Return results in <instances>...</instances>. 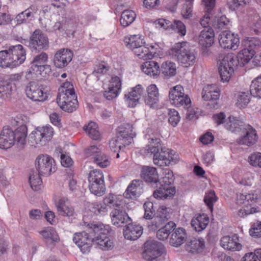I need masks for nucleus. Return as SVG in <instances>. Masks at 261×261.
Segmentation results:
<instances>
[{
    "label": "nucleus",
    "instance_id": "a18cd8bd",
    "mask_svg": "<svg viewBox=\"0 0 261 261\" xmlns=\"http://www.w3.org/2000/svg\"><path fill=\"white\" fill-rule=\"evenodd\" d=\"M8 50L0 51V67L3 68H14Z\"/></svg>",
    "mask_w": 261,
    "mask_h": 261
},
{
    "label": "nucleus",
    "instance_id": "6ab92c4d",
    "mask_svg": "<svg viewBox=\"0 0 261 261\" xmlns=\"http://www.w3.org/2000/svg\"><path fill=\"white\" fill-rule=\"evenodd\" d=\"M25 93L28 98L33 101H43L47 98L46 93L42 88L35 82H30L25 88Z\"/></svg>",
    "mask_w": 261,
    "mask_h": 261
},
{
    "label": "nucleus",
    "instance_id": "c756f323",
    "mask_svg": "<svg viewBox=\"0 0 261 261\" xmlns=\"http://www.w3.org/2000/svg\"><path fill=\"white\" fill-rule=\"evenodd\" d=\"M127 225L124 230V238L129 240H136L138 239L142 234V227L137 224L126 223Z\"/></svg>",
    "mask_w": 261,
    "mask_h": 261
},
{
    "label": "nucleus",
    "instance_id": "79ce46f5",
    "mask_svg": "<svg viewBox=\"0 0 261 261\" xmlns=\"http://www.w3.org/2000/svg\"><path fill=\"white\" fill-rule=\"evenodd\" d=\"M88 136L93 140H98L100 138V133L98 129V125L94 122L91 121L83 127Z\"/></svg>",
    "mask_w": 261,
    "mask_h": 261
},
{
    "label": "nucleus",
    "instance_id": "e433bc0d",
    "mask_svg": "<svg viewBox=\"0 0 261 261\" xmlns=\"http://www.w3.org/2000/svg\"><path fill=\"white\" fill-rule=\"evenodd\" d=\"M176 224L170 221L162 226L156 232V237L159 240L164 241L168 239L169 234L175 229Z\"/></svg>",
    "mask_w": 261,
    "mask_h": 261
},
{
    "label": "nucleus",
    "instance_id": "6e6552de",
    "mask_svg": "<svg viewBox=\"0 0 261 261\" xmlns=\"http://www.w3.org/2000/svg\"><path fill=\"white\" fill-rule=\"evenodd\" d=\"M258 198V195L255 193V192L249 193L238 194L236 199L237 204L239 205L243 204L246 206V208L240 209L239 211V216L243 217L245 216L259 212L257 208L251 207L249 208L247 207L248 205H251L255 203Z\"/></svg>",
    "mask_w": 261,
    "mask_h": 261
},
{
    "label": "nucleus",
    "instance_id": "f8f14e48",
    "mask_svg": "<svg viewBox=\"0 0 261 261\" xmlns=\"http://www.w3.org/2000/svg\"><path fill=\"white\" fill-rule=\"evenodd\" d=\"M53 128L50 126L37 127L30 135L32 143L45 145L53 136Z\"/></svg>",
    "mask_w": 261,
    "mask_h": 261
},
{
    "label": "nucleus",
    "instance_id": "f03ea898",
    "mask_svg": "<svg viewBox=\"0 0 261 261\" xmlns=\"http://www.w3.org/2000/svg\"><path fill=\"white\" fill-rule=\"evenodd\" d=\"M254 55L253 51L243 48L234 57L232 54H228L220 61L218 70L221 80L223 82L229 81L234 71V68L248 64Z\"/></svg>",
    "mask_w": 261,
    "mask_h": 261
},
{
    "label": "nucleus",
    "instance_id": "9b49d317",
    "mask_svg": "<svg viewBox=\"0 0 261 261\" xmlns=\"http://www.w3.org/2000/svg\"><path fill=\"white\" fill-rule=\"evenodd\" d=\"M35 167L40 175L47 176L56 170L54 159L47 154L39 155L35 161Z\"/></svg>",
    "mask_w": 261,
    "mask_h": 261
},
{
    "label": "nucleus",
    "instance_id": "bf43d9fd",
    "mask_svg": "<svg viewBox=\"0 0 261 261\" xmlns=\"http://www.w3.org/2000/svg\"><path fill=\"white\" fill-rule=\"evenodd\" d=\"M168 116L169 123L172 126H176L180 119L178 112L174 109H170L168 111Z\"/></svg>",
    "mask_w": 261,
    "mask_h": 261
},
{
    "label": "nucleus",
    "instance_id": "9d476101",
    "mask_svg": "<svg viewBox=\"0 0 261 261\" xmlns=\"http://www.w3.org/2000/svg\"><path fill=\"white\" fill-rule=\"evenodd\" d=\"M165 251L162 243L156 241H147L144 244L143 258L147 260L156 261Z\"/></svg>",
    "mask_w": 261,
    "mask_h": 261
},
{
    "label": "nucleus",
    "instance_id": "ddd939ff",
    "mask_svg": "<svg viewBox=\"0 0 261 261\" xmlns=\"http://www.w3.org/2000/svg\"><path fill=\"white\" fill-rule=\"evenodd\" d=\"M57 102L62 110L68 113L75 111L78 105L75 93L58 94Z\"/></svg>",
    "mask_w": 261,
    "mask_h": 261
},
{
    "label": "nucleus",
    "instance_id": "4be33fe9",
    "mask_svg": "<svg viewBox=\"0 0 261 261\" xmlns=\"http://www.w3.org/2000/svg\"><path fill=\"white\" fill-rule=\"evenodd\" d=\"M219 42L221 46L224 48L236 50L239 44V39L233 34L228 32H222L219 38Z\"/></svg>",
    "mask_w": 261,
    "mask_h": 261
},
{
    "label": "nucleus",
    "instance_id": "2eb2a0df",
    "mask_svg": "<svg viewBox=\"0 0 261 261\" xmlns=\"http://www.w3.org/2000/svg\"><path fill=\"white\" fill-rule=\"evenodd\" d=\"M242 129L244 134L237 139V142L248 146H251L255 144L258 140L256 129L250 124H244Z\"/></svg>",
    "mask_w": 261,
    "mask_h": 261
},
{
    "label": "nucleus",
    "instance_id": "37998d69",
    "mask_svg": "<svg viewBox=\"0 0 261 261\" xmlns=\"http://www.w3.org/2000/svg\"><path fill=\"white\" fill-rule=\"evenodd\" d=\"M250 92L253 97L261 98V74L252 81Z\"/></svg>",
    "mask_w": 261,
    "mask_h": 261
},
{
    "label": "nucleus",
    "instance_id": "c03bdc74",
    "mask_svg": "<svg viewBox=\"0 0 261 261\" xmlns=\"http://www.w3.org/2000/svg\"><path fill=\"white\" fill-rule=\"evenodd\" d=\"M176 65L174 63L166 61L164 62L160 69V72L165 76H172L176 73Z\"/></svg>",
    "mask_w": 261,
    "mask_h": 261
},
{
    "label": "nucleus",
    "instance_id": "f257e3e1",
    "mask_svg": "<svg viewBox=\"0 0 261 261\" xmlns=\"http://www.w3.org/2000/svg\"><path fill=\"white\" fill-rule=\"evenodd\" d=\"M109 226L102 224H89L86 230L74 234L73 241L83 253L89 252L92 243L102 250H109L113 246L109 238Z\"/></svg>",
    "mask_w": 261,
    "mask_h": 261
},
{
    "label": "nucleus",
    "instance_id": "49530a36",
    "mask_svg": "<svg viewBox=\"0 0 261 261\" xmlns=\"http://www.w3.org/2000/svg\"><path fill=\"white\" fill-rule=\"evenodd\" d=\"M260 41L256 38H247L242 42L244 48H247L248 50L253 51V54H255V49L257 46L260 45Z\"/></svg>",
    "mask_w": 261,
    "mask_h": 261
},
{
    "label": "nucleus",
    "instance_id": "20e7f679",
    "mask_svg": "<svg viewBox=\"0 0 261 261\" xmlns=\"http://www.w3.org/2000/svg\"><path fill=\"white\" fill-rule=\"evenodd\" d=\"M171 54L185 67L193 65L196 61V52L187 42L176 43L171 49Z\"/></svg>",
    "mask_w": 261,
    "mask_h": 261
},
{
    "label": "nucleus",
    "instance_id": "58836bf2",
    "mask_svg": "<svg viewBox=\"0 0 261 261\" xmlns=\"http://www.w3.org/2000/svg\"><path fill=\"white\" fill-rule=\"evenodd\" d=\"M40 234L47 241L57 242L59 240V235L53 227H46L39 231Z\"/></svg>",
    "mask_w": 261,
    "mask_h": 261
},
{
    "label": "nucleus",
    "instance_id": "f3484780",
    "mask_svg": "<svg viewBox=\"0 0 261 261\" xmlns=\"http://www.w3.org/2000/svg\"><path fill=\"white\" fill-rule=\"evenodd\" d=\"M145 94V90L142 85L139 84L125 94L124 99L129 107L134 108L139 103V100L141 97L144 98Z\"/></svg>",
    "mask_w": 261,
    "mask_h": 261
},
{
    "label": "nucleus",
    "instance_id": "cd10ccee",
    "mask_svg": "<svg viewBox=\"0 0 261 261\" xmlns=\"http://www.w3.org/2000/svg\"><path fill=\"white\" fill-rule=\"evenodd\" d=\"M15 142L14 132L9 128H4L0 134V148L8 149Z\"/></svg>",
    "mask_w": 261,
    "mask_h": 261
},
{
    "label": "nucleus",
    "instance_id": "3c124183",
    "mask_svg": "<svg viewBox=\"0 0 261 261\" xmlns=\"http://www.w3.org/2000/svg\"><path fill=\"white\" fill-rule=\"evenodd\" d=\"M190 251L192 252L201 251L204 247V242L202 239H194L188 243Z\"/></svg>",
    "mask_w": 261,
    "mask_h": 261
},
{
    "label": "nucleus",
    "instance_id": "bb28decb",
    "mask_svg": "<svg viewBox=\"0 0 261 261\" xmlns=\"http://www.w3.org/2000/svg\"><path fill=\"white\" fill-rule=\"evenodd\" d=\"M56 205L59 215L62 216L72 217L75 213L74 207L70 205L68 200L65 198L59 199Z\"/></svg>",
    "mask_w": 261,
    "mask_h": 261
},
{
    "label": "nucleus",
    "instance_id": "864d4df0",
    "mask_svg": "<svg viewBox=\"0 0 261 261\" xmlns=\"http://www.w3.org/2000/svg\"><path fill=\"white\" fill-rule=\"evenodd\" d=\"M93 162L101 168H106L110 164V161L109 157L101 151L99 153L97 156L94 157Z\"/></svg>",
    "mask_w": 261,
    "mask_h": 261
},
{
    "label": "nucleus",
    "instance_id": "423d86ee",
    "mask_svg": "<svg viewBox=\"0 0 261 261\" xmlns=\"http://www.w3.org/2000/svg\"><path fill=\"white\" fill-rule=\"evenodd\" d=\"M133 139V126L131 124H124L119 127L118 133L116 138L110 142V146L114 151L117 148L120 149L129 145Z\"/></svg>",
    "mask_w": 261,
    "mask_h": 261
},
{
    "label": "nucleus",
    "instance_id": "aec40b11",
    "mask_svg": "<svg viewBox=\"0 0 261 261\" xmlns=\"http://www.w3.org/2000/svg\"><path fill=\"white\" fill-rule=\"evenodd\" d=\"M140 176L146 182L157 187L160 183L159 175L155 167L143 166L141 168Z\"/></svg>",
    "mask_w": 261,
    "mask_h": 261
},
{
    "label": "nucleus",
    "instance_id": "1a4fd4ad",
    "mask_svg": "<svg viewBox=\"0 0 261 261\" xmlns=\"http://www.w3.org/2000/svg\"><path fill=\"white\" fill-rule=\"evenodd\" d=\"M169 99L170 103L175 107L184 106L187 109L191 107L190 98L185 94L184 89L180 85H176L170 90Z\"/></svg>",
    "mask_w": 261,
    "mask_h": 261
},
{
    "label": "nucleus",
    "instance_id": "5701e85b",
    "mask_svg": "<svg viewBox=\"0 0 261 261\" xmlns=\"http://www.w3.org/2000/svg\"><path fill=\"white\" fill-rule=\"evenodd\" d=\"M14 67L24 62L26 59V51L20 44L12 46L8 49Z\"/></svg>",
    "mask_w": 261,
    "mask_h": 261
},
{
    "label": "nucleus",
    "instance_id": "4468645a",
    "mask_svg": "<svg viewBox=\"0 0 261 261\" xmlns=\"http://www.w3.org/2000/svg\"><path fill=\"white\" fill-rule=\"evenodd\" d=\"M73 53L68 48L58 50L54 55L53 62L54 66L59 69L66 67L72 60Z\"/></svg>",
    "mask_w": 261,
    "mask_h": 261
},
{
    "label": "nucleus",
    "instance_id": "4c0bfd02",
    "mask_svg": "<svg viewBox=\"0 0 261 261\" xmlns=\"http://www.w3.org/2000/svg\"><path fill=\"white\" fill-rule=\"evenodd\" d=\"M202 98L204 100L215 101L219 99L220 93L213 85L205 86L202 91Z\"/></svg>",
    "mask_w": 261,
    "mask_h": 261
},
{
    "label": "nucleus",
    "instance_id": "0eeeda50",
    "mask_svg": "<svg viewBox=\"0 0 261 261\" xmlns=\"http://www.w3.org/2000/svg\"><path fill=\"white\" fill-rule=\"evenodd\" d=\"M89 188L90 192L97 196H101L106 191L104 177L102 171L94 170L88 176Z\"/></svg>",
    "mask_w": 261,
    "mask_h": 261
},
{
    "label": "nucleus",
    "instance_id": "4d7b16f0",
    "mask_svg": "<svg viewBox=\"0 0 261 261\" xmlns=\"http://www.w3.org/2000/svg\"><path fill=\"white\" fill-rule=\"evenodd\" d=\"M12 85L7 82L0 83V98L8 97L11 94Z\"/></svg>",
    "mask_w": 261,
    "mask_h": 261
},
{
    "label": "nucleus",
    "instance_id": "ea45409f",
    "mask_svg": "<svg viewBox=\"0 0 261 261\" xmlns=\"http://www.w3.org/2000/svg\"><path fill=\"white\" fill-rule=\"evenodd\" d=\"M243 126V121L233 116H229L225 124V128L233 133L240 132Z\"/></svg>",
    "mask_w": 261,
    "mask_h": 261
},
{
    "label": "nucleus",
    "instance_id": "2f4dec72",
    "mask_svg": "<svg viewBox=\"0 0 261 261\" xmlns=\"http://www.w3.org/2000/svg\"><path fill=\"white\" fill-rule=\"evenodd\" d=\"M209 223V218L205 214H197L191 220V224L195 231L200 232L204 230Z\"/></svg>",
    "mask_w": 261,
    "mask_h": 261
},
{
    "label": "nucleus",
    "instance_id": "dca6fc26",
    "mask_svg": "<svg viewBox=\"0 0 261 261\" xmlns=\"http://www.w3.org/2000/svg\"><path fill=\"white\" fill-rule=\"evenodd\" d=\"M48 43V38L40 30H36L30 37V46L34 50L46 49Z\"/></svg>",
    "mask_w": 261,
    "mask_h": 261
},
{
    "label": "nucleus",
    "instance_id": "e2e57ef3",
    "mask_svg": "<svg viewBox=\"0 0 261 261\" xmlns=\"http://www.w3.org/2000/svg\"><path fill=\"white\" fill-rule=\"evenodd\" d=\"M228 19L225 16H221L219 18H216L213 23L214 28L216 29H222L228 24Z\"/></svg>",
    "mask_w": 261,
    "mask_h": 261
},
{
    "label": "nucleus",
    "instance_id": "b1692460",
    "mask_svg": "<svg viewBox=\"0 0 261 261\" xmlns=\"http://www.w3.org/2000/svg\"><path fill=\"white\" fill-rule=\"evenodd\" d=\"M220 245L224 249L232 251H239L242 249V245L239 242L237 234H234L231 237H223L220 240Z\"/></svg>",
    "mask_w": 261,
    "mask_h": 261
},
{
    "label": "nucleus",
    "instance_id": "7c9ffc66",
    "mask_svg": "<svg viewBox=\"0 0 261 261\" xmlns=\"http://www.w3.org/2000/svg\"><path fill=\"white\" fill-rule=\"evenodd\" d=\"M214 32L212 28L204 29L199 36V43L203 47H209L214 43Z\"/></svg>",
    "mask_w": 261,
    "mask_h": 261
},
{
    "label": "nucleus",
    "instance_id": "f704fd0d",
    "mask_svg": "<svg viewBox=\"0 0 261 261\" xmlns=\"http://www.w3.org/2000/svg\"><path fill=\"white\" fill-rule=\"evenodd\" d=\"M187 237L186 230L184 228L179 227L172 233L170 239V244L175 247H177L183 244Z\"/></svg>",
    "mask_w": 261,
    "mask_h": 261
},
{
    "label": "nucleus",
    "instance_id": "13d9d810",
    "mask_svg": "<svg viewBox=\"0 0 261 261\" xmlns=\"http://www.w3.org/2000/svg\"><path fill=\"white\" fill-rule=\"evenodd\" d=\"M250 93L241 92L238 96L237 105L240 108H244L247 106L250 100Z\"/></svg>",
    "mask_w": 261,
    "mask_h": 261
},
{
    "label": "nucleus",
    "instance_id": "774afa93",
    "mask_svg": "<svg viewBox=\"0 0 261 261\" xmlns=\"http://www.w3.org/2000/svg\"><path fill=\"white\" fill-rule=\"evenodd\" d=\"M152 220L151 222V225H149L150 228L153 230H155L158 228L160 227L163 224L165 223L167 221L164 219L161 218V217L157 215L154 216L152 217Z\"/></svg>",
    "mask_w": 261,
    "mask_h": 261
},
{
    "label": "nucleus",
    "instance_id": "a19ab883",
    "mask_svg": "<svg viewBox=\"0 0 261 261\" xmlns=\"http://www.w3.org/2000/svg\"><path fill=\"white\" fill-rule=\"evenodd\" d=\"M136 14L134 11L126 10L123 11L120 19V22L122 26L126 27L132 24L135 19Z\"/></svg>",
    "mask_w": 261,
    "mask_h": 261
},
{
    "label": "nucleus",
    "instance_id": "7ed1b4c3",
    "mask_svg": "<svg viewBox=\"0 0 261 261\" xmlns=\"http://www.w3.org/2000/svg\"><path fill=\"white\" fill-rule=\"evenodd\" d=\"M149 144L146 146L148 153L153 154V163L159 166H169L175 164L177 161V155L174 151L162 147L160 139L152 138Z\"/></svg>",
    "mask_w": 261,
    "mask_h": 261
},
{
    "label": "nucleus",
    "instance_id": "338daca9",
    "mask_svg": "<svg viewBox=\"0 0 261 261\" xmlns=\"http://www.w3.org/2000/svg\"><path fill=\"white\" fill-rule=\"evenodd\" d=\"M217 200V198L215 195L214 191H210L204 197V201L206 204L210 208H212L213 203Z\"/></svg>",
    "mask_w": 261,
    "mask_h": 261
},
{
    "label": "nucleus",
    "instance_id": "680f3d73",
    "mask_svg": "<svg viewBox=\"0 0 261 261\" xmlns=\"http://www.w3.org/2000/svg\"><path fill=\"white\" fill-rule=\"evenodd\" d=\"M250 234L255 238L261 237V221L254 223L249 229Z\"/></svg>",
    "mask_w": 261,
    "mask_h": 261
},
{
    "label": "nucleus",
    "instance_id": "09e8293b",
    "mask_svg": "<svg viewBox=\"0 0 261 261\" xmlns=\"http://www.w3.org/2000/svg\"><path fill=\"white\" fill-rule=\"evenodd\" d=\"M15 140H17L18 143L23 145L25 143L26 137L27 135V128L26 126H21L18 127L15 132Z\"/></svg>",
    "mask_w": 261,
    "mask_h": 261
},
{
    "label": "nucleus",
    "instance_id": "052dcab7",
    "mask_svg": "<svg viewBox=\"0 0 261 261\" xmlns=\"http://www.w3.org/2000/svg\"><path fill=\"white\" fill-rule=\"evenodd\" d=\"M250 2L251 0H232L229 3V7L231 10H236L249 5Z\"/></svg>",
    "mask_w": 261,
    "mask_h": 261
},
{
    "label": "nucleus",
    "instance_id": "69168bd1",
    "mask_svg": "<svg viewBox=\"0 0 261 261\" xmlns=\"http://www.w3.org/2000/svg\"><path fill=\"white\" fill-rule=\"evenodd\" d=\"M122 81L118 76H114L111 77L109 87L115 90V91L120 92L121 89Z\"/></svg>",
    "mask_w": 261,
    "mask_h": 261
},
{
    "label": "nucleus",
    "instance_id": "8fccbe9b",
    "mask_svg": "<svg viewBox=\"0 0 261 261\" xmlns=\"http://www.w3.org/2000/svg\"><path fill=\"white\" fill-rule=\"evenodd\" d=\"M47 60V54L44 52H42L33 58V60L31 62L30 69H32L35 67H38L39 65L45 64Z\"/></svg>",
    "mask_w": 261,
    "mask_h": 261
},
{
    "label": "nucleus",
    "instance_id": "393cba45",
    "mask_svg": "<svg viewBox=\"0 0 261 261\" xmlns=\"http://www.w3.org/2000/svg\"><path fill=\"white\" fill-rule=\"evenodd\" d=\"M144 184L141 180H134L128 185L124 193L126 198L136 199L144 192Z\"/></svg>",
    "mask_w": 261,
    "mask_h": 261
},
{
    "label": "nucleus",
    "instance_id": "a211bd4d",
    "mask_svg": "<svg viewBox=\"0 0 261 261\" xmlns=\"http://www.w3.org/2000/svg\"><path fill=\"white\" fill-rule=\"evenodd\" d=\"M110 217L112 224L118 227L132 222V219L126 213L124 205L120 208L113 210L110 213Z\"/></svg>",
    "mask_w": 261,
    "mask_h": 261
},
{
    "label": "nucleus",
    "instance_id": "c9c22d12",
    "mask_svg": "<svg viewBox=\"0 0 261 261\" xmlns=\"http://www.w3.org/2000/svg\"><path fill=\"white\" fill-rule=\"evenodd\" d=\"M103 202L107 208L109 207L113 210L120 208L123 205L122 200L118 196L113 194H109L106 196L103 199Z\"/></svg>",
    "mask_w": 261,
    "mask_h": 261
},
{
    "label": "nucleus",
    "instance_id": "72a5a7b5",
    "mask_svg": "<svg viewBox=\"0 0 261 261\" xmlns=\"http://www.w3.org/2000/svg\"><path fill=\"white\" fill-rule=\"evenodd\" d=\"M141 68L144 73L154 77L158 76L160 72L159 64L154 61L144 62L142 65Z\"/></svg>",
    "mask_w": 261,
    "mask_h": 261
},
{
    "label": "nucleus",
    "instance_id": "6e6d98bb",
    "mask_svg": "<svg viewBox=\"0 0 261 261\" xmlns=\"http://www.w3.org/2000/svg\"><path fill=\"white\" fill-rule=\"evenodd\" d=\"M144 209V217L146 219H151L152 217L155 215V208L153 206V204L151 201H146L143 205Z\"/></svg>",
    "mask_w": 261,
    "mask_h": 261
},
{
    "label": "nucleus",
    "instance_id": "c85d7f7f",
    "mask_svg": "<svg viewBox=\"0 0 261 261\" xmlns=\"http://www.w3.org/2000/svg\"><path fill=\"white\" fill-rule=\"evenodd\" d=\"M160 187L155 190L153 193V197L156 199H165L172 198L175 194V188L174 187L166 186V185L160 183Z\"/></svg>",
    "mask_w": 261,
    "mask_h": 261
},
{
    "label": "nucleus",
    "instance_id": "39448f33",
    "mask_svg": "<svg viewBox=\"0 0 261 261\" xmlns=\"http://www.w3.org/2000/svg\"><path fill=\"white\" fill-rule=\"evenodd\" d=\"M124 41L128 48L132 50L139 58L144 60L152 59L156 54L155 52L151 51L149 48L145 45L144 37L141 35L126 36Z\"/></svg>",
    "mask_w": 261,
    "mask_h": 261
},
{
    "label": "nucleus",
    "instance_id": "0e129e2a",
    "mask_svg": "<svg viewBox=\"0 0 261 261\" xmlns=\"http://www.w3.org/2000/svg\"><path fill=\"white\" fill-rule=\"evenodd\" d=\"M249 162L253 166L261 168V153L255 152L251 154L249 157Z\"/></svg>",
    "mask_w": 261,
    "mask_h": 261
},
{
    "label": "nucleus",
    "instance_id": "473e14b6",
    "mask_svg": "<svg viewBox=\"0 0 261 261\" xmlns=\"http://www.w3.org/2000/svg\"><path fill=\"white\" fill-rule=\"evenodd\" d=\"M36 12V7L31 5L24 11L19 13L16 15L15 20L17 22V25L27 23L34 17V14Z\"/></svg>",
    "mask_w": 261,
    "mask_h": 261
},
{
    "label": "nucleus",
    "instance_id": "412c9836",
    "mask_svg": "<svg viewBox=\"0 0 261 261\" xmlns=\"http://www.w3.org/2000/svg\"><path fill=\"white\" fill-rule=\"evenodd\" d=\"M144 100L146 105L150 108H157L159 101V92L155 85L151 84L146 88Z\"/></svg>",
    "mask_w": 261,
    "mask_h": 261
},
{
    "label": "nucleus",
    "instance_id": "603ef678",
    "mask_svg": "<svg viewBox=\"0 0 261 261\" xmlns=\"http://www.w3.org/2000/svg\"><path fill=\"white\" fill-rule=\"evenodd\" d=\"M90 210L96 215H105L108 211V208L103 202L102 203L100 202L92 203Z\"/></svg>",
    "mask_w": 261,
    "mask_h": 261
},
{
    "label": "nucleus",
    "instance_id": "a878e982",
    "mask_svg": "<svg viewBox=\"0 0 261 261\" xmlns=\"http://www.w3.org/2000/svg\"><path fill=\"white\" fill-rule=\"evenodd\" d=\"M158 24L164 29L169 28L177 32L181 36L186 34V30L185 24L180 21L174 20L173 22L165 19H159L158 20Z\"/></svg>",
    "mask_w": 261,
    "mask_h": 261
},
{
    "label": "nucleus",
    "instance_id": "de8ad7c7",
    "mask_svg": "<svg viewBox=\"0 0 261 261\" xmlns=\"http://www.w3.org/2000/svg\"><path fill=\"white\" fill-rule=\"evenodd\" d=\"M38 173H33L29 177V182L32 189L34 191H38L41 189L42 181Z\"/></svg>",
    "mask_w": 261,
    "mask_h": 261
},
{
    "label": "nucleus",
    "instance_id": "5fc2aeb1",
    "mask_svg": "<svg viewBox=\"0 0 261 261\" xmlns=\"http://www.w3.org/2000/svg\"><path fill=\"white\" fill-rule=\"evenodd\" d=\"M163 174L164 176L161 182H163V185H166V186H170L174 182L175 178L173 172L171 170L169 169H163Z\"/></svg>",
    "mask_w": 261,
    "mask_h": 261
}]
</instances>
